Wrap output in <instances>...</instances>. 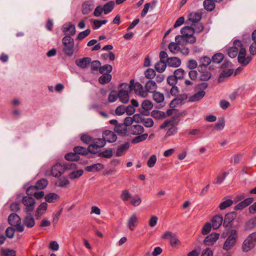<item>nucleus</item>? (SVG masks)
I'll return each instance as SVG.
<instances>
[{"label":"nucleus","instance_id":"1","mask_svg":"<svg viewBox=\"0 0 256 256\" xmlns=\"http://www.w3.org/2000/svg\"><path fill=\"white\" fill-rule=\"evenodd\" d=\"M133 84L134 80H132L129 84L122 83L120 85L118 96L122 102L126 104L128 102L130 99L129 94L132 90Z\"/></svg>","mask_w":256,"mask_h":256},{"label":"nucleus","instance_id":"2","mask_svg":"<svg viewBox=\"0 0 256 256\" xmlns=\"http://www.w3.org/2000/svg\"><path fill=\"white\" fill-rule=\"evenodd\" d=\"M182 36H176L175 40L178 42V39L182 37L183 40L188 43L193 44L196 42V37L194 36V28L191 26H186L182 28L180 30Z\"/></svg>","mask_w":256,"mask_h":256},{"label":"nucleus","instance_id":"3","mask_svg":"<svg viewBox=\"0 0 256 256\" xmlns=\"http://www.w3.org/2000/svg\"><path fill=\"white\" fill-rule=\"evenodd\" d=\"M76 164L72 162H68L62 165L59 163L56 164L52 168L51 174L54 177L60 176L64 170L75 168Z\"/></svg>","mask_w":256,"mask_h":256},{"label":"nucleus","instance_id":"4","mask_svg":"<svg viewBox=\"0 0 256 256\" xmlns=\"http://www.w3.org/2000/svg\"><path fill=\"white\" fill-rule=\"evenodd\" d=\"M64 53L68 56L73 55L74 50V40L70 36H64L62 40Z\"/></svg>","mask_w":256,"mask_h":256},{"label":"nucleus","instance_id":"5","mask_svg":"<svg viewBox=\"0 0 256 256\" xmlns=\"http://www.w3.org/2000/svg\"><path fill=\"white\" fill-rule=\"evenodd\" d=\"M8 222L10 225L16 227V231L22 232L24 230V226L21 224V218L17 214H11L8 216Z\"/></svg>","mask_w":256,"mask_h":256},{"label":"nucleus","instance_id":"6","mask_svg":"<svg viewBox=\"0 0 256 256\" xmlns=\"http://www.w3.org/2000/svg\"><path fill=\"white\" fill-rule=\"evenodd\" d=\"M256 244V232L250 234L244 240L242 248L244 252H248L254 248Z\"/></svg>","mask_w":256,"mask_h":256},{"label":"nucleus","instance_id":"7","mask_svg":"<svg viewBox=\"0 0 256 256\" xmlns=\"http://www.w3.org/2000/svg\"><path fill=\"white\" fill-rule=\"evenodd\" d=\"M237 232L235 230H232L230 236L226 240L223 246V249L226 250H230L236 244L237 238Z\"/></svg>","mask_w":256,"mask_h":256},{"label":"nucleus","instance_id":"8","mask_svg":"<svg viewBox=\"0 0 256 256\" xmlns=\"http://www.w3.org/2000/svg\"><path fill=\"white\" fill-rule=\"evenodd\" d=\"M22 203L26 206V211L27 213L30 214L34 210L36 202L32 197L24 196L22 199Z\"/></svg>","mask_w":256,"mask_h":256},{"label":"nucleus","instance_id":"9","mask_svg":"<svg viewBox=\"0 0 256 256\" xmlns=\"http://www.w3.org/2000/svg\"><path fill=\"white\" fill-rule=\"evenodd\" d=\"M242 42L238 40H236L233 42V46L230 48L228 51V55L231 58H236L242 46Z\"/></svg>","mask_w":256,"mask_h":256},{"label":"nucleus","instance_id":"10","mask_svg":"<svg viewBox=\"0 0 256 256\" xmlns=\"http://www.w3.org/2000/svg\"><path fill=\"white\" fill-rule=\"evenodd\" d=\"M152 107V102L150 100H146L142 102L141 108H139L138 110L140 114L147 116L150 114V110Z\"/></svg>","mask_w":256,"mask_h":256},{"label":"nucleus","instance_id":"11","mask_svg":"<svg viewBox=\"0 0 256 256\" xmlns=\"http://www.w3.org/2000/svg\"><path fill=\"white\" fill-rule=\"evenodd\" d=\"M138 224V218L136 213L131 214L127 220L126 226L128 228L133 231Z\"/></svg>","mask_w":256,"mask_h":256},{"label":"nucleus","instance_id":"12","mask_svg":"<svg viewBox=\"0 0 256 256\" xmlns=\"http://www.w3.org/2000/svg\"><path fill=\"white\" fill-rule=\"evenodd\" d=\"M162 238H168L170 244L173 248L176 247L177 244L180 243V241L178 240L176 234L170 232H165Z\"/></svg>","mask_w":256,"mask_h":256},{"label":"nucleus","instance_id":"13","mask_svg":"<svg viewBox=\"0 0 256 256\" xmlns=\"http://www.w3.org/2000/svg\"><path fill=\"white\" fill-rule=\"evenodd\" d=\"M102 137L104 139L106 142H114L117 140V136L115 132L109 130H104L102 133Z\"/></svg>","mask_w":256,"mask_h":256},{"label":"nucleus","instance_id":"14","mask_svg":"<svg viewBox=\"0 0 256 256\" xmlns=\"http://www.w3.org/2000/svg\"><path fill=\"white\" fill-rule=\"evenodd\" d=\"M76 65L82 69L88 68L91 63V58L88 57L76 59L75 61Z\"/></svg>","mask_w":256,"mask_h":256},{"label":"nucleus","instance_id":"15","mask_svg":"<svg viewBox=\"0 0 256 256\" xmlns=\"http://www.w3.org/2000/svg\"><path fill=\"white\" fill-rule=\"evenodd\" d=\"M144 128L142 126L139 124H133L128 127V134L140 135L144 132Z\"/></svg>","mask_w":256,"mask_h":256},{"label":"nucleus","instance_id":"16","mask_svg":"<svg viewBox=\"0 0 256 256\" xmlns=\"http://www.w3.org/2000/svg\"><path fill=\"white\" fill-rule=\"evenodd\" d=\"M132 90H134L135 94L142 98L147 96V92L144 90L142 86L139 82H134L132 84Z\"/></svg>","mask_w":256,"mask_h":256},{"label":"nucleus","instance_id":"17","mask_svg":"<svg viewBox=\"0 0 256 256\" xmlns=\"http://www.w3.org/2000/svg\"><path fill=\"white\" fill-rule=\"evenodd\" d=\"M186 113L187 112L186 110L180 112L178 111L173 115V116L172 118L168 120L170 122V124L174 126L178 124L180 120V118L186 116Z\"/></svg>","mask_w":256,"mask_h":256},{"label":"nucleus","instance_id":"18","mask_svg":"<svg viewBox=\"0 0 256 256\" xmlns=\"http://www.w3.org/2000/svg\"><path fill=\"white\" fill-rule=\"evenodd\" d=\"M219 234L214 232L208 236L204 239V242L206 246L213 245L218 239Z\"/></svg>","mask_w":256,"mask_h":256},{"label":"nucleus","instance_id":"19","mask_svg":"<svg viewBox=\"0 0 256 256\" xmlns=\"http://www.w3.org/2000/svg\"><path fill=\"white\" fill-rule=\"evenodd\" d=\"M115 132L122 136H126L128 134V128L123 123H120L116 124L114 129Z\"/></svg>","mask_w":256,"mask_h":256},{"label":"nucleus","instance_id":"20","mask_svg":"<svg viewBox=\"0 0 256 256\" xmlns=\"http://www.w3.org/2000/svg\"><path fill=\"white\" fill-rule=\"evenodd\" d=\"M62 32L64 33L66 36H71L74 35L76 33V27L72 24H65L62 26Z\"/></svg>","mask_w":256,"mask_h":256},{"label":"nucleus","instance_id":"21","mask_svg":"<svg viewBox=\"0 0 256 256\" xmlns=\"http://www.w3.org/2000/svg\"><path fill=\"white\" fill-rule=\"evenodd\" d=\"M166 62L167 65L173 68H178L182 64L180 59L176 56L168 58Z\"/></svg>","mask_w":256,"mask_h":256},{"label":"nucleus","instance_id":"22","mask_svg":"<svg viewBox=\"0 0 256 256\" xmlns=\"http://www.w3.org/2000/svg\"><path fill=\"white\" fill-rule=\"evenodd\" d=\"M152 94L153 100L158 104H159L160 107L164 106V96L162 93L158 92H154Z\"/></svg>","mask_w":256,"mask_h":256},{"label":"nucleus","instance_id":"23","mask_svg":"<svg viewBox=\"0 0 256 256\" xmlns=\"http://www.w3.org/2000/svg\"><path fill=\"white\" fill-rule=\"evenodd\" d=\"M202 14L200 12H192L188 16V20L192 24L197 23L202 19Z\"/></svg>","mask_w":256,"mask_h":256},{"label":"nucleus","instance_id":"24","mask_svg":"<svg viewBox=\"0 0 256 256\" xmlns=\"http://www.w3.org/2000/svg\"><path fill=\"white\" fill-rule=\"evenodd\" d=\"M223 218L220 215H216L213 217L212 220V226L214 230L218 228L222 224Z\"/></svg>","mask_w":256,"mask_h":256},{"label":"nucleus","instance_id":"25","mask_svg":"<svg viewBox=\"0 0 256 256\" xmlns=\"http://www.w3.org/2000/svg\"><path fill=\"white\" fill-rule=\"evenodd\" d=\"M130 148V143L128 142H125L118 146L116 155L117 156H120L123 155Z\"/></svg>","mask_w":256,"mask_h":256},{"label":"nucleus","instance_id":"26","mask_svg":"<svg viewBox=\"0 0 256 256\" xmlns=\"http://www.w3.org/2000/svg\"><path fill=\"white\" fill-rule=\"evenodd\" d=\"M104 168V166L102 164L100 163H97L91 166H86L85 170L88 172H96L103 169Z\"/></svg>","mask_w":256,"mask_h":256},{"label":"nucleus","instance_id":"27","mask_svg":"<svg viewBox=\"0 0 256 256\" xmlns=\"http://www.w3.org/2000/svg\"><path fill=\"white\" fill-rule=\"evenodd\" d=\"M157 88V85L152 80H148L145 84V89L146 92H154Z\"/></svg>","mask_w":256,"mask_h":256},{"label":"nucleus","instance_id":"28","mask_svg":"<svg viewBox=\"0 0 256 256\" xmlns=\"http://www.w3.org/2000/svg\"><path fill=\"white\" fill-rule=\"evenodd\" d=\"M23 222L24 224L28 228H32L35 224L34 218L30 214L26 216L24 218Z\"/></svg>","mask_w":256,"mask_h":256},{"label":"nucleus","instance_id":"29","mask_svg":"<svg viewBox=\"0 0 256 256\" xmlns=\"http://www.w3.org/2000/svg\"><path fill=\"white\" fill-rule=\"evenodd\" d=\"M166 62L164 60H160L155 64L154 68L158 72L162 73L166 70Z\"/></svg>","mask_w":256,"mask_h":256},{"label":"nucleus","instance_id":"30","mask_svg":"<svg viewBox=\"0 0 256 256\" xmlns=\"http://www.w3.org/2000/svg\"><path fill=\"white\" fill-rule=\"evenodd\" d=\"M206 92L204 90L198 92L189 98V102H194L202 100L205 96Z\"/></svg>","mask_w":256,"mask_h":256},{"label":"nucleus","instance_id":"31","mask_svg":"<svg viewBox=\"0 0 256 256\" xmlns=\"http://www.w3.org/2000/svg\"><path fill=\"white\" fill-rule=\"evenodd\" d=\"M214 2L213 0H204L203 2L204 9L208 12L212 11L216 7Z\"/></svg>","mask_w":256,"mask_h":256},{"label":"nucleus","instance_id":"32","mask_svg":"<svg viewBox=\"0 0 256 256\" xmlns=\"http://www.w3.org/2000/svg\"><path fill=\"white\" fill-rule=\"evenodd\" d=\"M139 120H137L138 122H142L146 128H151L154 125V121L151 118H144L139 116Z\"/></svg>","mask_w":256,"mask_h":256},{"label":"nucleus","instance_id":"33","mask_svg":"<svg viewBox=\"0 0 256 256\" xmlns=\"http://www.w3.org/2000/svg\"><path fill=\"white\" fill-rule=\"evenodd\" d=\"M114 1H109L104 4L102 7L104 12L105 14H107L112 12L114 8Z\"/></svg>","mask_w":256,"mask_h":256},{"label":"nucleus","instance_id":"34","mask_svg":"<svg viewBox=\"0 0 256 256\" xmlns=\"http://www.w3.org/2000/svg\"><path fill=\"white\" fill-rule=\"evenodd\" d=\"M47 207V203L45 202L42 203L37 208L36 213V216L39 217L43 214H44L46 210Z\"/></svg>","mask_w":256,"mask_h":256},{"label":"nucleus","instance_id":"35","mask_svg":"<svg viewBox=\"0 0 256 256\" xmlns=\"http://www.w3.org/2000/svg\"><path fill=\"white\" fill-rule=\"evenodd\" d=\"M98 78V82L100 84H104L109 82L112 78L111 74H102Z\"/></svg>","mask_w":256,"mask_h":256},{"label":"nucleus","instance_id":"36","mask_svg":"<svg viewBox=\"0 0 256 256\" xmlns=\"http://www.w3.org/2000/svg\"><path fill=\"white\" fill-rule=\"evenodd\" d=\"M44 198L46 201L48 202H54L59 198V196L55 193L50 192L46 194Z\"/></svg>","mask_w":256,"mask_h":256},{"label":"nucleus","instance_id":"37","mask_svg":"<svg viewBox=\"0 0 256 256\" xmlns=\"http://www.w3.org/2000/svg\"><path fill=\"white\" fill-rule=\"evenodd\" d=\"M132 140V144H138L145 140L148 137V134H140Z\"/></svg>","mask_w":256,"mask_h":256},{"label":"nucleus","instance_id":"38","mask_svg":"<svg viewBox=\"0 0 256 256\" xmlns=\"http://www.w3.org/2000/svg\"><path fill=\"white\" fill-rule=\"evenodd\" d=\"M140 114H134L132 118L131 117H126L124 122V124L126 125V126L127 127L128 126L130 127V126H132V124L133 122V120L136 121L137 120H138V118H139Z\"/></svg>","mask_w":256,"mask_h":256},{"label":"nucleus","instance_id":"39","mask_svg":"<svg viewBox=\"0 0 256 256\" xmlns=\"http://www.w3.org/2000/svg\"><path fill=\"white\" fill-rule=\"evenodd\" d=\"M73 150L74 152H75L76 154H80V155H86L88 154V148H86L84 146H76L74 147Z\"/></svg>","mask_w":256,"mask_h":256},{"label":"nucleus","instance_id":"40","mask_svg":"<svg viewBox=\"0 0 256 256\" xmlns=\"http://www.w3.org/2000/svg\"><path fill=\"white\" fill-rule=\"evenodd\" d=\"M256 226V218H252L248 220L245 224L246 230H250Z\"/></svg>","mask_w":256,"mask_h":256},{"label":"nucleus","instance_id":"41","mask_svg":"<svg viewBox=\"0 0 256 256\" xmlns=\"http://www.w3.org/2000/svg\"><path fill=\"white\" fill-rule=\"evenodd\" d=\"M83 173L84 171L82 170H76L70 172L68 176L70 180H74L81 176L83 174Z\"/></svg>","mask_w":256,"mask_h":256},{"label":"nucleus","instance_id":"42","mask_svg":"<svg viewBox=\"0 0 256 256\" xmlns=\"http://www.w3.org/2000/svg\"><path fill=\"white\" fill-rule=\"evenodd\" d=\"M233 218L232 214H226L223 225L226 228H230L232 226V222Z\"/></svg>","mask_w":256,"mask_h":256},{"label":"nucleus","instance_id":"43","mask_svg":"<svg viewBox=\"0 0 256 256\" xmlns=\"http://www.w3.org/2000/svg\"><path fill=\"white\" fill-rule=\"evenodd\" d=\"M228 174V172H224L221 174H218L216 176V180L212 182V184H221L224 181Z\"/></svg>","mask_w":256,"mask_h":256},{"label":"nucleus","instance_id":"44","mask_svg":"<svg viewBox=\"0 0 256 256\" xmlns=\"http://www.w3.org/2000/svg\"><path fill=\"white\" fill-rule=\"evenodd\" d=\"M186 74V72L182 68L176 69L173 75L176 76L178 80H182L184 78V76Z\"/></svg>","mask_w":256,"mask_h":256},{"label":"nucleus","instance_id":"45","mask_svg":"<svg viewBox=\"0 0 256 256\" xmlns=\"http://www.w3.org/2000/svg\"><path fill=\"white\" fill-rule=\"evenodd\" d=\"M94 143H91L88 148V153L96 154L100 152V148Z\"/></svg>","mask_w":256,"mask_h":256},{"label":"nucleus","instance_id":"46","mask_svg":"<svg viewBox=\"0 0 256 256\" xmlns=\"http://www.w3.org/2000/svg\"><path fill=\"white\" fill-rule=\"evenodd\" d=\"M252 59V57L250 56H244L242 57V58H238V62L242 65V66H246L248 64Z\"/></svg>","mask_w":256,"mask_h":256},{"label":"nucleus","instance_id":"47","mask_svg":"<svg viewBox=\"0 0 256 256\" xmlns=\"http://www.w3.org/2000/svg\"><path fill=\"white\" fill-rule=\"evenodd\" d=\"M48 184V181L46 178H42L38 180L36 184V188L38 190L44 188Z\"/></svg>","mask_w":256,"mask_h":256},{"label":"nucleus","instance_id":"48","mask_svg":"<svg viewBox=\"0 0 256 256\" xmlns=\"http://www.w3.org/2000/svg\"><path fill=\"white\" fill-rule=\"evenodd\" d=\"M92 10L91 4L88 2H85L82 6V13L84 14H88Z\"/></svg>","mask_w":256,"mask_h":256},{"label":"nucleus","instance_id":"49","mask_svg":"<svg viewBox=\"0 0 256 256\" xmlns=\"http://www.w3.org/2000/svg\"><path fill=\"white\" fill-rule=\"evenodd\" d=\"M98 156L101 158H110L112 156V149L106 150L102 152H100Z\"/></svg>","mask_w":256,"mask_h":256},{"label":"nucleus","instance_id":"50","mask_svg":"<svg viewBox=\"0 0 256 256\" xmlns=\"http://www.w3.org/2000/svg\"><path fill=\"white\" fill-rule=\"evenodd\" d=\"M64 158L68 161H76L79 160V156L74 152L67 153Z\"/></svg>","mask_w":256,"mask_h":256},{"label":"nucleus","instance_id":"51","mask_svg":"<svg viewBox=\"0 0 256 256\" xmlns=\"http://www.w3.org/2000/svg\"><path fill=\"white\" fill-rule=\"evenodd\" d=\"M192 26L194 28V33H200L203 31L204 26L202 23L201 22H197L192 24Z\"/></svg>","mask_w":256,"mask_h":256},{"label":"nucleus","instance_id":"52","mask_svg":"<svg viewBox=\"0 0 256 256\" xmlns=\"http://www.w3.org/2000/svg\"><path fill=\"white\" fill-rule=\"evenodd\" d=\"M234 72V70L232 69H228L226 70H224L220 73V77L218 78V82H220V80L222 78H225L230 76Z\"/></svg>","mask_w":256,"mask_h":256},{"label":"nucleus","instance_id":"53","mask_svg":"<svg viewBox=\"0 0 256 256\" xmlns=\"http://www.w3.org/2000/svg\"><path fill=\"white\" fill-rule=\"evenodd\" d=\"M200 60L201 64V66H200L198 69L200 72V68H201L202 66L206 67V66H208L211 62V60L206 56H204L202 57Z\"/></svg>","mask_w":256,"mask_h":256},{"label":"nucleus","instance_id":"54","mask_svg":"<svg viewBox=\"0 0 256 256\" xmlns=\"http://www.w3.org/2000/svg\"><path fill=\"white\" fill-rule=\"evenodd\" d=\"M132 197V194L128 190H124L122 192L120 198L124 202H127Z\"/></svg>","mask_w":256,"mask_h":256},{"label":"nucleus","instance_id":"55","mask_svg":"<svg viewBox=\"0 0 256 256\" xmlns=\"http://www.w3.org/2000/svg\"><path fill=\"white\" fill-rule=\"evenodd\" d=\"M94 138L86 134H83L80 136V140L85 144H90L92 143Z\"/></svg>","mask_w":256,"mask_h":256},{"label":"nucleus","instance_id":"56","mask_svg":"<svg viewBox=\"0 0 256 256\" xmlns=\"http://www.w3.org/2000/svg\"><path fill=\"white\" fill-rule=\"evenodd\" d=\"M225 126V122L224 118H222L219 119L218 122L214 126L213 128V130H222Z\"/></svg>","mask_w":256,"mask_h":256},{"label":"nucleus","instance_id":"57","mask_svg":"<svg viewBox=\"0 0 256 256\" xmlns=\"http://www.w3.org/2000/svg\"><path fill=\"white\" fill-rule=\"evenodd\" d=\"M145 76L150 80L153 79L156 76V72L152 68H148L144 72Z\"/></svg>","mask_w":256,"mask_h":256},{"label":"nucleus","instance_id":"58","mask_svg":"<svg viewBox=\"0 0 256 256\" xmlns=\"http://www.w3.org/2000/svg\"><path fill=\"white\" fill-rule=\"evenodd\" d=\"M112 70V67L110 64H104L100 68L99 72L100 74H104L106 72L110 73Z\"/></svg>","mask_w":256,"mask_h":256},{"label":"nucleus","instance_id":"59","mask_svg":"<svg viewBox=\"0 0 256 256\" xmlns=\"http://www.w3.org/2000/svg\"><path fill=\"white\" fill-rule=\"evenodd\" d=\"M224 58V56L222 53H218L214 54L212 57V61L213 62L219 64L220 63Z\"/></svg>","mask_w":256,"mask_h":256},{"label":"nucleus","instance_id":"60","mask_svg":"<svg viewBox=\"0 0 256 256\" xmlns=\"http://www.w3.org/2000/svg\"><path fill=\"white\" fill-rule=\"evenodd\" d=\"M179 48L178 44L174 42H172L168 45V49L173 54H176Z\"/></svg>","mask_w":256,"mask_h":256},{"label":"nucleus","instance_id":"61","mask_svg":"<svg viewBox=\"0 0 256 256\" xmlns=\"http://www.w3.org/2000/svg\"><path fill=\"white\" fill-rule=\"evenodd\" d=\"M68 184L69 182L66 178H62L56 182V185L58 187H64Z\"/></svg>","mask_w":256,"mask_h":256},{"label":"nucleus","instance_id":"62","mask_svg":"<svg viewBox=\"0 0 256 256\" xmlns=\"http://www.w3.org/2000/svg\"><path fill=\"white\" fill-rule=\"evenodd\" d=\"M92 143L96 145H98V146L100 148H102L104 147L106 142L104 138H94L92 141Z\"/></svg>","mask_w":256,"mask_h":256},{"label":"nucleus","instance_id":"63","mask_svg":"<svg viewBox=\"0 0 256 256\" xmlns=\"http://www.w3.org/2000/svg\"><path fill=\"white\" fill-rule=\"evenodd\" d=\"M233 204V201L230 199L226 200L222 202L220 205L219 208L220 210L225 208L231 206Z\"/></svg>","mask_w":256,"mask_h":256},{"label":"nucleus","instance_id":"64","mask_svg":"<svg viewBox=\"0 0 256 256\" xmlns=\"http://www.w3.org/2000/svg\"><path fill=\"white\" fill-rule=\"evenodd\" d=\"M1 254L3 256H16L15 251L8 249H2Z\"/></svg>","mask_w":256,"mask_h":256}]
</instances>
